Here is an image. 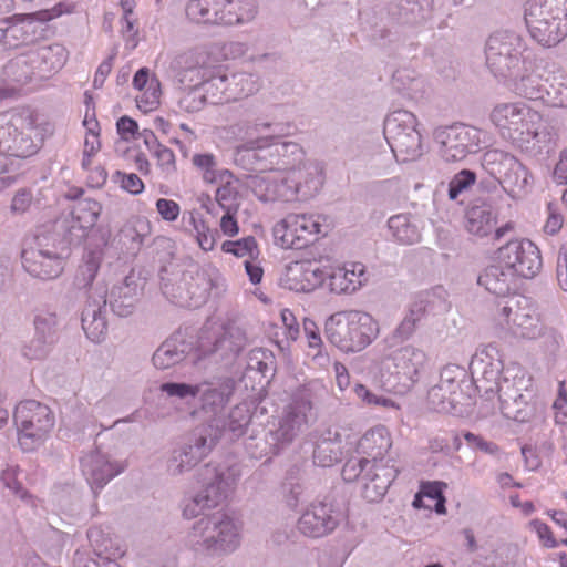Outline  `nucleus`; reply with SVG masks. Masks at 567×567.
<instances>
[{"label": "nucleus", "instance_id": "obj_1", "mask_svg": "<svg viewBox=\"0 0 567 567\" xmlns=\"http://www.w3.org/2000/svg\"><path fill=\"white\" fill-rule=\"evenodd\" d=\"M493 352H496V348L492 344L477 352L471 361L472 371L481 373L484 381L495 385L487 386L485 391H496L501 412L506 419L520 423L528 422L535 414V406L523 393L524 378H509L508 370L501 375L503 365L499 360H493Z\"/></svg>", "mask_w": 567, "mask_h": 567}, {"label": "nucleus", "instance_id": "obj_2", "mask_svg": "<svg viewBox=\"0 0 567 567\" xmlns=\"http://www.w3.org/2000/svg\"><path fill=\"white\" fill-rule=\"evenodd\" d=\"M241 527L225 512L217 511L194 522L186 536L187 546L196 554L220 558L240 546Z\"/></svg>", "mask_w": 567, "mask_h": 567}, {"label": "nucleus", "instance_id": "obj_3", "mask_svg": "<svg viewBox=\"0 0 567 567\" xmlns=\"http://www.w3.org/2000/svg\"><path fill=\"white\" fill-rule=\"evenodd\" d=\"M323 391L321 388L303 385L291 394L289 403L266 436L267 444L274 454H279L307 431L313 419L315 402Z\"/></svg>", "mask_w": 567, "mask_h": 567}, {"label": "nucleus", "instance_id": "obj_4", "mask_svg": "<svg viewBox=\"0 0 567 567\" xmlns=\"http://www.w3.org/2000/svg\"><path fill=\"white\" fill-rule=\"evenodd\" d=\"M100 269V261L90 254L84 262L79 266L74 286L79 290H85V303L81 312V323L85 336L93 342H101L107 332L106 303L107 289L102 284L93 286V281Z\"/></svg>", "mask_w": 567, "mask_h": 567}, {"label": "nucleus", "instance_id": "obj_5", "mask_svg": "<svg viewBox=\"0 0 567 567\" xmlns=\"http://www.w3.org/2000/svg\"><path fill=\"white\" fill-rule=\"evenodd\" d=\"M220 437L221 430L214 422L196 426L167 453L166 473L172 477L189 473L210 454Z\"/></svg>", "mask_w": 567, "mask_h": 567}, {"label": "nucleus", "instance_id": "obj_6", "mask_svg": "<svg viewBox=\"0 0 567 567\" xmlns=\"http://www.w3.org/2000/svg\"><path fill=\"white\" fill-rule=\"evenodd\" d=\"M534 54L517 32L502 30L491 34L485 45L486 65L495 78L518 76Z\"/></svg>", "mask_w": 567, "mask_h": 567}, {"label": "nucleus", "instance_id": "obj_7", "mask_svg": "<svg viewBox=\"0 0 567 567\" xmlns=\"http://www.w3.org/2000/svg\"><path fill=\"white\" fill-rule=\"evenodd\" d=\"M524 18L530 37L543 47H555L567 35V0H528Z\"/></svg>", "mask_w": 567, "mask_h": 567}, {"label": "nucleus", "instance_id": "obj_8", "mask_svg": "<svg viewBox=\"0 0 567 567\" xmlns=\"http://www.w3.org/2000/svg\"><path fill=\"white\" fill-rule=\"evenodd\" d=\"M328 340L343 352L367 348L379 334L378 322L367 312L349 311L330 316L326 321Z\"/></svg>", "mask_w": 567, "mask_h": 567}, {"label": "nucleus", "instance_id": "obj_9", "mask_svg": "<svg viewBox=\"0 0 567 567\" xmlns=\"http://www.w3.org/2000/svg\"><path fill=\"white\" fill-rule=\"evenodd\" d=\"M238 480V473L233 467L217 466L212 463L203 466L197 473V481L203 488L189 498L183 508L185 518H195L219 505L234 489Z\"/></svg>", "mask_w": 567, "mask_h": 567}, {"label": "nucleus", "instance_id": "obj_10", "mask_svg": "<svg viewBox=\"0 0 567 567\" xmlns=\"http://www.w3.org/2000/svg\"><path fill=\"white\" fill-rule=\"evenodd\" d=\"M163 295L181 307H198L208 297L209 280L204 271L185 270L181 265L169 262L159 270Z\"/></svg>", "mask_w": 567, "mask_h": 567}, {"label": "nucleus", "instance_id": "obj_11", "mask_svg": "<svg viewBox=\"0 0 567 567\" xmlns=\"http://www.w3.org/2000/svg\"><path fill=\"white\" fill-rule=\"evenodd\" d=\"M489 118L503 138L523 146L538 137L542 115L522 102L494 106Z\"/></svg>", "mask_w": 567, "mask_h": 567}, {"label": "nucleus", "instance_id": "obj_12", "mask_svg": "<svg viewBox=\"0 0 567 567\" xmlns=\"http://www.w3.org/2000/svg\"><path fill=\"white\" fill-rule=\"evenodd\" d=\"M37 120L29 110L0 113V154L27 158L40 150L33 136Z\"/></svg>", "mask_w": 567, "mask_h": 567}, {"label": "nucleus", "instance_id": "obj_13", "mask_svg": "<svg viewBox=\"0 0 567 567\" xmlns=\"http://www.w3.org/2000/svg\"><path fill=\"white\" fill-rule=\"evenodd\" d=\"M18 431V443L23 452L38 450L54 427V415L50 408L34 400L20 402L13 414Z\"/></svg>", "mask_w": 567, "mask_h": 567}, {"label": "nucleus", "instance_id": "obj_14", "mask_svg": "<svg viewBox=\"0 0 567 567\" xmlns=\"http://www.w3.org/2000/svg\"><path fill=\"white\" fill-rule=\"evenodd\" d=\"M426 362L427 354L413 344L391 347V343H386L382 367L389 373L390 385L399 392H404L420 380Z\"/></svg>", "mask_w": 567, "mask_h": 567}, {"label": "nucleus", "instance_id": "obj_15", "mask_svg": "<svg viewBox=\"0 0 567 567\" xmlns=\"http://www.w3.org/2000/svg\"><path fill=\"white\" fill-rule=\"evenodd\" d=\"M341 474L346 482L360 481L362 497L373 503L384 497L396 478L398 471L393 466L369 461L367 457L353 456L347 460Z\"/></svg>", "mask_w": 567, "mask_h": 567}, {"label": "nucleus", "instance_id": "obj_16", "mask_svg": "<svg viewBox=\"0 0 567 567\" xmlns=\"http://www.w3.org/2000/svg\"><path fill=\"white\" fill-rule=\"evenodd\" d=\"M416 116L406 110H395L384 121V136L394 156L402 161H414L423 154L422 136Z\"/></svg>", "mask_w": 567, "mask_h": 567}, {"label": "nucleus", "instance_id": "obj_17", "mask_svg": "<svg viewBox=\"0 0 567 567\" xmlns=\"http://www.w3.org/2000/svg\"><path fill=\"white\" fill-rule=\"evenodd\" d=\"M481 165L493 177L486 186L488 189H496L499 185L508 195L515 196L529 184L530 175L527 168L506 151L487 150L482 156Z\"/></svg>", "mask_w": 567, "mask_h": 567}, {"label": "nucleus", "instance_id": "obj_18", "mask_svg": "<svg viewBox=\"0 0 567 567\" xmlns=\"http://www.w3.org/2000/svg\"><path fill=\"white\" fill-rule=\"evenodd\" d=\"M499 306V316L515 337L534 340L547 333L555 343H558L559 339H561L555 330H547L542 324L528 298L511 296Z\"/></svg>", "mask_w": 567, "mask_h": 567}, {"label": "nucleus", "instance_id": "obj_19", "mask_svg": "<svg viewBox=\"0 0 567 567\" xmlns=\"http://www.w3.org/2000/svg\"><path fill=\"white\" fill-rule=\"evenodd\" d=\"M482 131L465 124L439 127L434 131V141L439 145L440 156L447 163L460 162L467 155L481 150Z\"/></svg>", "mask_w": 567, "mask_h": 567}, {"label": "nucleus", "instance_id": "obj_20", "mask_svg": "<svg viewBox=\"0 0 567 567\" xmlns=\"http://www.w3.org/2000/svg\"><path fill=\"white\" fill-rule=\"evenodd\" d=\"M198 406L190 412L193 417L204 415L208 417L206 424L215 423L221 429L219 415L229 403L236 388L230 377H218L198 382Z\"/></svg>", "mask_w": 567, "mask_h": 567}, {"label": "nucleus", "instance_id": "obj_21", "mask_svg": "<svg viewBox=\"0 0 567 567\" xmlns=\"http://www.w3.org/2000/svg\"><path fill=\"white\" fill-rule=\"evenodd\" d=\"M278 138L276 135H265L246 141L236 148V163L248 171H280Z\"/></svg>", "mask_w": 567, "mask_h": 567}, {"label": "nucleus", "instance_id": "obj_22", "mask_svg": "<svg viewBox=\"0 0 567 567\" xmlns=\"http://www.w3.org/2000/svg\"><path fill=\"white\" fill-rule=\"evenodd\" d=\"M245 331L235 324H226L214 332H203L197 341L198 355L194 361L209 354H219L221 359L237 357L247 346Z\"/></svg>", "mask_w": 567, "mask_h": 567}, {"label": "nucleus", "instance_id": "obj_23", "mask_svg": "<svg viewBox=\"0 0 567 567\" xmlns=\"http://www.w3.org/2000/svg\"><path fill=\"white\" fill-rule=\"evenodd\" d=\"M498 262L513 270V275L533 278L542 269V256L538 247L528 239L511 240L497 250Z\"/></svg>", "mask_w": 567, "mask_h": 567}, {"label": "nucleus", "instance_id": "obj_24", "mask_svg": "<svg viewBox=\"0 0 567 567\" xmlns=\"http://www.w3.org/2000/svg\"><path fill=\"white\" fill-rule=\"evenodd\" d=\"M340 523V513L328 498L311 502L298 519V530L311 538L331 534Z\"/></svg>", "mask_w": 567, "mask_h": 567}, {"label": "nucleus", "instance_id": "obj_25", "mask_svg": "<svg viewBox=\"0 0 567 567\" xmlns=\"http://www.w3.org/2000/svg\"><path fill=\"white\" fill-rule=\"evenodd\" d=\"M71 7L63 2L55 4L51 9L40 10L34 13L16 14L4 20L8 32V45L11 48L33 41L37 33L35 21L47 22L70 12Z\"/></svg>", "mask_w": 567, "mask_h": 567}, {"label": "nucleus", "instance_id": "obj_26", "mask_svg": "<svg viewBox=\"0 0 567 567\" xmlns=\"http://www.w3.org/2000/svg\"><path fill=\"white\" fill-rule=\"evenodd\" d=\"M82 475L96 495L111 480L124 471V465L111 461L100 450L90 451L80 458Z\"/></svg>", "mask_w": 567, "mask_h": 567}, {"label": "nucleus", "instance_id": "obj_27", "mask_svg": "<svg viewBox=\"0 0 567 567\" xmlns=\"http://www.w3.org/2000/svg\"><path fill=\"white\" fill-rule=\"evenodd\" d=\"M21 259L25 271L42 280L54 279L64 269L63 258L56 251L44 248L40 239L37 247L23 249Z\"/></svg>", "mask_w": 567, "mask_h": 567}, {"label": "nucleus", "instance_id": "obj_28", "mask_svg": "<svg viewBox=\"0 0 567 567\" xmlns=\"http://www.w3.org/2000/svg\"><path fill=\"white\" fill-rule=\"evenodd\" d=\"M327 279V272L309 261H293L285 267L279 285L296 292H310Z\"/></svg>", "mask_w": 567, "mask_h": 567}, {"label": "nucleus", "instance_id": "obj_29", "mask_svg": "<svg viewBox=\"0 0 567 567\" xmlns=\"http://www.w3.org/2000/svg\"><path fill=\"white\" fill-rule=\"evenodd\" d=\"M196 350L195 342L177 331L156 349L152 358L153 364L157 369L165 370L182 363L187 358H192V361L195 362L194 359L198 355Z\"/></svg>", "mask_w": 567, "mask_h": 567}, {"label": "nucleus", "instance_id": "obj_30", "mask_svg": "<svg viewBox=\"0 0 567 567\" xmlns=\"http://www.w3.org/2000/svg\"><path fill=\"white\" fill-rule=\"evenodd\" d=\"M206 60L207 52L204 49H194L181 55L176 61L178 82L185 87L202 89L212 71L206 64Z\"/></svg>", "mask_w": 567, "mask_h": 567}, {"label": "nucleus", "instance_id": "obj_31", "mask_svg": "<svg viewBox=\"0 0 567 567\" xmlns=\"http://www.w3.org/2000/svg\"><path fill=\"white\" fill-rule=\"evenodd\" d=\"M431 293H420L410 305L405 316L393 330V332L385 339V343H391V347L409 340L415 332L417 326L425 318L430 310Z\"/></svg>", "mask_w": 567, "mask_h": 567}, {"label": "nucleus", "instance_id": "obj_32", "mask_svg": "<svg viewBox=\"0 0 567 567\" xmlns=\"http://www.w3.org/2000/svg\"><path fill=\"white\" fill-rule=\"evenodd\" d=\"M433 0H396L389 4V16L398 24L419 27L432 18Z\"/></svg>", "mask_w": 567, "mask_h": 567}, {"label": "nucleus", "instance_id": "obj_33", "mask_svg": "<svg viewBox=\"0 0 567 567\" xmlns=\"http://www.w3.org/2000/svg\"><path fill=\"white\" fill-rule=\"evenodd\" d=\"M87 539L102 563L78 558V567H120L115 559L122 557L124 551L100 527H91L87 530Z\"/></svg>", "mask_w": 567, "mask_h": 567}, {"label": "nucleus", "instance_id": "obj_34", "mask_svg": "<svg viewBox=\"0 0 567 567\" xmlns=\"http://www.w3.org/2000/svg\"><path fill=\"white\" fill-rule=\"evenodd\" d=\"M327 279L330 291L341 295L357 291L368 280V276L363 264L350 262L327 274Z\"/></svg>", "mask_w": 567, "mask_h": 567}, {"label": "nucleus", "instance_id": "obj_35", "mask_svg": "<svg viewBox=\"0 0 567 567\" xmlns=\"http://www.w3.org/2000/svg\"><path fill=\"white\" fill-rule=\"evenodd\" d=\"M497 209L484 199H476L466 212L467 231L477 237H486L493 234L497 224Z\"/></svg>", "mask_w": 567, "mask_h": 567}, {"label": "nucleus", "instance_id": "obj_36", "mask_svg": "<svg viewBox=\"0 0 567 567\" xmlns=\"http://www.w3.org/2000/svg\"><path fill=\"white\" fill-rule=\"evenodd\" d=\"M28 53L37 74L41 78L60 70L68 59V51L60 43L31 48Z\"/></svg>", "mask_w": 567, "mask_h": 567}, {"label": "nucleus", "instance_id": "obj_37", "mask_svg": "<svg viewBox=\"0 0 567 567\" xmlns=\"http://www.w3.org/2000/svg\"><path fill=\"white\" fill-rule=\"evenodd\" d=\"M392 446V440L389 430L383 425L374 426L368 430L359 440L357 451L369 458V461L380 462Z\"/></svg>", "mask_w": 567, "mask_h": 567}, {"label": "nucleus", "instance_id": "obj_38", "mask_svg": "<svg viewBox=\"0 0 567 567\" xmlns=\"http://www.w3.org/2000/svg\"><path fill=\"white\" fill-rule=\"evenodd\" d=\"M224 0H188L185 4L186 19L198 25H223Z\"/></svg>", "mask_w": 567, "mask_h": 567}, {"label": "nucleus", "instance_id": "obj_39", "mask_svg": "<svg viewBox=\"0 0 567 567\" xmlns=\"http://www.w3.org/2000/svg\"><path fill=\"white\" fill-rule=\"evenodd\" d=\"M524 69L518 76H511L507 81L513 83L517 94L529 100H540L544 95L545 74L535 73V58L529 59V63H525Z\"/></svg>", "mask_w": 567, "mask_h": 567}, {"label": "nucleus", "instance_id": "obj_40", "mask_svg": "<svg viewBox=\"0 0 567 567\" xmlns=\"http://www.w3.org/2000/svg\"><path fill=\"white\" fill-rule=\"evenodd\" d=\"M138 286L137 282L127 276L125 279L112 287L109 303L111 310L118 317L130 316L137 301Z\"/></svg>", "mask_w": 567, "mask_h": 567}, {"label": "nucleus", "instance_id": "obj_41", "mask_svg": "<svg viewBox=\"0 0 567 567\" xmlns=\"http://www.w3.org/2000/svg\"><path fill=\"white\" fill-rule=\"evenodd\" d=\"M293 172L300 200L312 198L323 185V168L317 162L308 161Z\"/></svg>", "mask_w": 567, "mask_h": 567}, {"label": "nucleus", "instance_id": "obj_42", "mask_svg": "<svg viewBox=\"0 0 567 567\" xmlns=\"http://www.w3.org/2000/svg\"><path fill=\"white\" fill-rule=\"evenodd\" d=\"M282 497L289 508H297L312 494L310 486L303 477L299 466H291L281 485Z\"/></svg>", "mask_w": 567, "mask_h": 567}, {"label": "nucleus", "instance_id": "obj_43", "mask_svg": "<svg viewBox=\"0 0 567 567\" xmlns=\"http://www.w3.org/2000/svg\"><path fill=\"white\" fill-rule=\"evenodd\" d=\"M150 220L143 216H131L118 231V240L127 251L137 252L151 235Z\"/></svg>", "mask_w": 567, "mask_h": 567}, {"label": "nucleus", "instance_id": "obj_44", "mask_svg": "<svg viewBox=\"0 0 567 567\" xmlns=\"http://www.w3.org/2000/svg\"><path fill=\"white\" fill-rule=\"evenodd\" d=\"M512 272L513 270L507 269V267L501 262L498 265H492L485 268L478 276L477 284L491 293L506 296L515 282V276Z\"/></svg>", "mask_w": 567, "mask_h": 567}, {"label": "nucleus", "instance_id": "obj_45", "mask_svg": "<svg viewBox=\"0 0 567 567\" xmlns=\"http://www.w3.org/2000/svg\"><path fill=\"white\" fill-rule=\"evenodd\" d=\"M341 435L338 432L327 431L313 450V463L321 467H330L340 461L342 455Z\"/></svg>", "mask_w": 567, "mask_h": 567}, {"label": "nucleus", "instance_id": "obj_46", "mask_svg": "<svg viewBox=\"0 0 567 567\" xmlns=\"http://www.w3.org/2000/svg\"><path fill=\"white\" fill-rule=\"evenodd\" d=\"M221 21L224 27L251 22L258 12L255 0H224Z\"/></svg>", "mask_w": 567, "mask_h": 567}, {"label": "nucleus", "instance_id": "obj_47", "mask_svg": "<svg viewBox=\"0 0 567 567\" xmlns=\"http://www.w3.org/2000/svg\"><path fill=\"white\" fill-rule=\"evenodd\" d=\"M388 227L393 239L401 245H413L421 239L417 220L410 214H398L390 217Z\"/></svg>", "mask_w": 567, "mask_h": 567}, {"label": "nucleus", "instance_id": "obj_48", "mask_svg": "<svg viewBox=\"0 0 567 567\" xmlns=\"http://www.w3.org/2000/svg\"><path fill=\"white\" fill-rule=\"evenodd\" d=\"M35 333L58 343L60 338V318L53 306H41L33 310L32 319Z\"/></svg>", "mask_w": 567, "mask_h": 567}, {"label": "nucleus", "instance_id": "obj_49", "mask_svg": "<svg viewBox=\"0 0 567 567\" xmlns=\"http://www.w3.org/2000/svg\"><path fill=\"white\" fill-rule=\"evenodd\" d=\"M542 101L553 107H567V73L555 70L548 73Z\"/></svg>", "mask_w": 567, "mask_h": 567}, {"label": "nucleus", "instance_id": "obj_50", "mask_svg": "<svg viewBox=\"0 0 567 567\" xmlns=\"http://www.w3.org/2000/svg\"><path fill=\"white\" fill-rule=\"evenodd\" d=\"M225 94L228 101H237L247 97L259 90V82L257 76L247 72H231L227 71Z\"/></svg>", "mask_w": 567, "mask_h": 567}, {"label": "nucleus", "instance_id": "obj_51", "mask_svg": "<svg viewBox=\"0 0 567 567\" xmlns=\"http://www.w3.org/2000/svg\"><path fill=\"white\" fill-rule=\"evenodd\" d=\"M243 126L247 141L265 135H276V137H284L288 135L291 130V124L289 123L275 122L262 116H258L252 121H245Z\"/></svg>", "mask_w": 567, "mask_h": 567}, {"label": "nucleus", "instance_id": "obj_52", "mask_svg": "<svg viewBox=\"0 0 567 567\" xmlns=\"http://www.w3.org/2000/svg\"><path fill=\"white\" fill-rule=\"evenodd\" d=\"M37 74L31 59H29L28 51L19 54L14 59H11L2 71L3 80L9 83L24 84Z\"/></svg>", "mask_w": 567, "mask_h": 567}, {"label": "nucleus", "instance_id": "obj_53", "mask_svg": "<svg viewBox=\"0 0 567 567\" xmlns=\"http://www.w3.org/2000/svg\"><path fill=\"white\" fill-rule=\"evenodd\" d=\"M392 86L409 99L416 100L424 92V81L411 69H399L393 73Z\"/></svg>", "mask_w": 567, "mask_h": 567}, {"label": "nucleus", "instance_id": "obj_54", "mask_svg": "<svg viewBox=\"0 0 567 567\" xmlns=\"http://www.w3.org/2000/svg\"><path fill=\"white\" fill-rule=\"evenodd\" d=\"M227 81V71L221 68L212 69L203 83L202 91L209 104L217 105L228 103V96L224 90Z\"/></svg>", "mask_w": 567, "mask_h": 567}, {"label": "nucleus", "instance_id": "obj_55", "mask_svg": "<svg viewBox=\"0 0 567 567\" xmlns=\"http://www.w3.org/2000/svg\"><path fill=\"white\" fill-rule=\"evenodd\" d=\"M220 185L216 190L215 199L224 212H238L240 207V194L238 179L231 173V177H225L218 182Z\"/></svg>", "mask_w": 567, "mask_h": 567}, {"label": "nucleus", "instance_id": "obj_56", "mask_svg": "<svg viewBox=\"0 0 567 567\" xmlns=\"http://www.w3.org/2000/svg\"><path fill=\"white\" fill-rule=\"evenodd\" d=\"M82 194V189H78L74 194L73 197L76 200L73 204L70 214L74 215L75 220L82 223L84 227H90L92 229L97 221L102 206L99 202L92 198H78Z\"/></svg>", "mask_w": 567, "mask_h": 567}, {"label": "nucleus", "instance_id": "obj_57", "mask_svg": "<svg viewBox=\"0 0 567 567\" xmlns=\"http://www.w3.org/2000/svg\"><path fill=\"white\" fill-rule=\"evenodd\" d=\"M193 165L200 171L204 182L215 184L225 177H231L229 169H219L214 154H195L192 157Z\"/></svg>", "mask_w": 567, "mask_h": 567}, {"label": "nucleus", "instance_id": "obj_58", "mask_svg": "<svg viewBox=\"0 0 567 567\" xmlns=\"http://www.w3.org/2000/svg\"><path fill=\"white\" fill-rule=\"evenodd\" d=\"M466 371L457 364L445 365L440 374L437 384L447 390L449 399L452 401H460L462 396L461 384L466 382Z\"/></svg>", "mask_w": 567, "mask_h": 567}, {"label": "nucleus", "instance_id": "obj_59", "mask_svg": "<svg viewBox=\"0 0 567 567\" xmlns=\"http://www.w3.org/2000/svg\"><path fill=\"white\" fill-rule=\"evenodd\" d=\"M20 472L19 465L8 464L2 471L1 481L17 498L30 507H37L39 499L21 485L18 480Z\"/></svg>", "mask_w": 567, "mask_h": 567}, {"label": "nucleus", "instance_id": "obj_60", "mask_svg": "<svg viewBox=\"0 0 567 567\" xmlns=\"http://www.w3.org/2000/svg\"><path fill=\"white\" fill-rule=\"evenodd\" d=\"M278 152L280 171H295L308 162L303 148L296 142L278 138Z\"/></svg>", "mask_w": 567, "mask_h": 567}, {"label": "nucleus", "instance_id": "obj_61", "mask_svg": "<svg viewBox=\"0 0 567 567\" xmlns=\"http://www.w3.org/2000/svg\"><path fill=\"white\" fill-rule=\"evenodd\" d=\"M295 231L302 241H306V247L316 240V236L321 233V216L308 214H290Z\"/></svg>", "mask_w": 567, "mask_h": 567}, {"label": "nucleus", "instance_id": "obj_62", "mask_svg": "<svg viewBox=\"0 0 567 567\" xmlns=\"http://www.w3.org/2000/svg\"><path fill=\"white\" fill-rule=\"evenodd\" d=\"M292 224L290 214L278 221L274 227L275 241L285 249H302L306 247V241L299 238Z\"/></svg>", "mask_w": 567, "mask_h": 567}, {"label": "nucleus", "instance_id": "obj_63", "mask_svg": "<svg viewBox=\"0 0 567 567\" xmlns=\"http://www.w3.org/2000/svg\"><path fill=\"white\" fill-rule=\"evenodd\" d=\"M292 224L290 214L278 221L274 227L275 241L285 249H302L306 247V241L299 238Z\"/></svg>", "mask_w": 567, "mask_h": 567}, {"label": "nucleus", "instance_id": "obj_64", "mask_svg": "<svg viewBox=\"0 0 567 567\" xmlns=\"http://www.w3.org/2000/svg\"><path fill=\"white\" fill-rule=\"evenodd\" d=\"M250 420L251 415L247 404H238L230 411L227 424L221 420V433L228 430L234 437H239L245 433Z\"/></svg>", "mask_w": 567, "mask_h": 567}]
</instances>
